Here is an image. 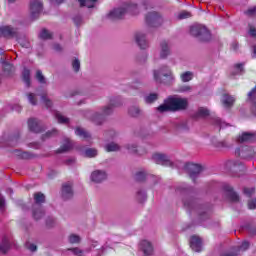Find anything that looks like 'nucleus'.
<instances>
[{
  "instance_id": "nucleus-1",
  "label": "nucleus",
  "mask_w": 256,
  "mask_h": 256,
  "mask_svg": "<svg viewBox=\"0 0 256 256\" xmlns=\"http://www.w3.org/2000/svg\"><path fill=\"white\" fill-rule=\"evenodd\" d=\"M189 107V101L187 98H181L178 96L169 97L160 105L157 110L160 113H165L167 111H185Z\"/></svg>"
},
{
  "instance_id": "nucleus-2",
  "label": "nucleus",
  "mask_w": 256,
  "mask_h": 256,
  "mask_svg": "<svg viewBox=\"0 0 256 256\" xmlns=\"http://www.w3.org/2000/svg\"><path fill=\"white\" fill-rule=\"evenodd\" d=\"M118 105L119 104L116 103L115 100H111L110 104L105 106L100 113L87 110L84 115L86 119H89L92 123H95V125H101V123L105 121V117L111 115L113 113V108L118 107Z\"/></svg>"
},
{
  "instance_id": "nucleus-3",
  "label": "nucleus",
  "mask_w": 256,
  "mask_h": 256,
  "mask_svg": "<svg viewBox=\"0 0 256 256\" xmlns=\"http://www.w3.org/2000/svg\"><path fill=\"white\" fill-rule=\"evenodd\" d=\"M153 75L156 83L169 84L175 81V76L173 75V72L169 66H162L160 70H154Z\"/></svg>"
},
{
  "instance_id": "nucleus-4",
  "label": "nucleus",
  "mask_w": 256,
  "mask_h": 256,
  "mask_svg": "<svg viewBox=\"0 0 256 256\" xmlns=\"http://www.w3.org/2000/svg\"><path fill=\"white\" fill-rule=\"evenodd\" d=\"M127 13H131V15H137L139 13L137 4H128L125 7L114 9L108 14V17L110 19H123Z\"/></svg>"
},
{
  "instance_id": "nucleus-5",
  "label": "nucleus",
  "mask_w": 256,
  "mask_h": 256,
  "mask_svg": "<svg viewBox=\"0 0 256 256\" xmlns=\"http://www.w3.org/2000/svg\"><path fill=\"white\" fill-rule=\"evenodd\" d=\"M190 35L197 37L200 41H209L211 39V32L203 25H194L190 27Z\"/></svg>"
},
{
  "instance_id": "nucleus-6",
  "label": "nucleus",
  "mask_w": 256,
  "mask_h": 256,
  "mask_svg": "<svg viewBox=\"0 0 256 256\" xmlns=\"http://www.w3.org/2000/svg\"><path fill=\"white\" fill-rule=\"evenodd\" d=\"M146 23L149 27H159L163 23V18L157 12H150L146 16Z\"/></svg>"
},
{
  "instance_id": "nucleus-7",
  "label": "nucleus",
  "mask_w": 256,
  "mask_h": 256,
  "mask_svg": "<svg viewBox=\"0 0 256 256\" xmlns=\"http://www.w3.org/2000/svg\"><path fill=\"white\" fill-rule=\"evenodd\" d=\"M43 11V3L41 0H31L30 1V15L32 19H37L39 17V13Z\"/></svg>"
},
{
  "instance_id": "nucleus-8",
  "label": "nucleus",
  "mask_w": 256,
  "mask_h": 256,
  "mask_svg": "<svg viewBox=\"0 0 256 256\" xmlns=\"http://www.w3.org/2000/svg\"><path fill=\"white\" fill-rule=\"evenodd\" d=\"M185 170L187 173H189L191 179H193L194 177H197L201 171H203V167H201L199 164L188 163L185 165Z\"/></svg>"
},
{
  "instance_id": "nucleus-9",
  "label": "nucleus",
  "mask_w": 256,
  "mask_h": 256,
  "mask_svg": "<svg viewBox=\"0 0 256 256\" xmlns=\"http://www.w3.org/2000/svg\"><path fill=\"white\" fill-rule=\"evenodd\" d=\"M90 179L93 183H103V181L107 179V172L103 170H95L91 173Z\"/></svg>"
},
{
  "instance_id": "nucleus-10",
  "label": "nucleus",
  "mask_w": 256,
  "mask_h": 256,
  "mask_svg": "<svg viewBox=\"0 0 256 256\" xmlns=\"http://www.w3.org/2000/svg\"><path fill=\"white\" fill-rule=\"evenodd\" d=\"M235 153L238 157H241V159H251V157L255 155V152L247 146L237 149Z\"/></svg>"
},
{
  "instance_id": "nucleus-11",
  "label": "nucleus",
  "mask_w": 256,
  "mask_h": 256,
  "mask_svg": "<svg viewBox=\"0 0 256 256\" xmlns=\"http://www.w3.org/2000/svg\"><path fill=\"white\" fill-rule=\"evenodd\" d=\"M135 41L140 49H147L149 47V42L143 32H138L135 34Z\"/></svg>"
},
{
  "instance_id": "nucleus-12",
  "label": "nucleus",
  "mask_w": 256,
  "mask_h": 256,
  "mask_svg": "<svg viewBox=\"0 0 256 256\" xmlns=\"http://www.w3.org/2000/svg\"><path fill=\"white\" fill-rule=\"evenodd\" d=\"M169 55H171V46L169 42L162 41L160 43V59H167Z\"/></svg>"
},
{
  "instance_id": "nucleus-13",
  "label": "nucleus",
  "mask_w": 256,
  "mask_h": 256,
  "mask_svg": "<svg viewBox=\"0 0 256 256\" xmlns=\"http://www.w3.org/2000/svg\"><path fill=\"white\" fill-rule=\"evenodd\" d=\"M17 35V29L11 26L0 27V37H15Z\"/></svg>"
},
{
  "instance_id": "nucleus-14",
  "label": "nucleus",
  "mask_w": 256,
  "mask_h": 256,
  "mask_svg": "<svg viewBox=\"0 0 256 256\" xmlns=\"http://www.w3.org/2000/svg\"><path fill=\"white\" fill-rule=\"evenodd\" d=\"M140 249H141L142 253H144L145 256L153 255V245L151 244V242H149L147 240H143L140 243Z\"/></svg>"
},
{
  "instance_id": "nucleus-15",
  "label": "nucleus",
  "mask_w": 256,
  "mask_h": 256,
  "mask_svg": "<svg viewBox=\"0 0 256 256\" xmlns=\"http://www.w3.org/2000/svg\"><path fill=\"white\" fill-rule=\"evenodd\" d=\"M11 247V243L9 242V237L4 236L0 240V255H6Z\"/></svg>"
},
{
  "instance_id": "nucleus-16",
  "label": "nucleus",
  "mask_w": 256,
  "mask_h": 256,
  "mask_svg": "<svg viewBox=\"0 0 256 256\" xmlns=\"http://www.w3.org/2000/svg\"><path fill=\"white\" fill-rule=\"evenodd\" d=\"M190 247L192 251H195L196 253H199L201 251L202 242L201 238L197 236H192L190 240Z\"/></svg>"
},
{
  "instance_id": "nucleus-17",
  "label": "nucleus",
  "mask_w": 256,
  "mask_h": 256,
  "mask_svg": "<svg viewBox=\"0 0 256 256\" xmlns=\"http://www.w3.org/2000/svg\"><path fill=\"white\" fill-rule=\"evenodd\" d=\"M28 128L33 133H41V124L39 123V120H37L35 118H30L28 120Z\"/></svg>"
},
{
  "instance_id": "nucleus-18",
  "label": "nucleus",
  "mask_w": 256,
  "mask_h": 256,
  "mask_svg": "<svg viewBox=\"0 0 256 256\" xmlns=\"http://www.w3.org/2000/svg\"><path fill=\"white\" fill-rule=\"evenodd\" d=\"M152 159L158 165H165V163H168L169 161V156L163 153H155L153 154Z\"/></svg>"
},
{
  "instance_id": "nucleus-19",
  "label": "nucleus",
  "mask_w": 256,
  "mask_h": 256,
  "mask_svg": "<svg viewBox=\"0 0 256 256\" xmlns=\"http://www.w3.org/2000/svg\"><path fill=\"white\" fill-rule=\"evenodd\" d=\"M255 141V134L244 132L237 138V143H251Z\"/></svg>"
},
{
  "instance_id": "nucleus-20",
  "label": "nucleus",
  "mask_w": 256,
  "mask_h": 256,
  "mask_svg": "<svg viewBox=\"0 0 256 256\" xmlns=\"http://www.w3.org/2000/svg\"><path fill=\"white\" fill-rule=\"evenodd\" d=\"M62 197L64 199H71V197H73V187L71 183H66L62 186Z\"/></svg>"
},
{
  "instance_id": "nucleus-21",
  "label": "nucleus",
  "mask_w": 256,
  "mask_h": 256,
  "mask_svg": "<svg viewBox=\"0 0 256 256\" xmlns=\"http://www.w3.org/2000/svg\"><path fill=\"white\" fill-rule=\"evenodd\" d=\"M222 103L223 106L226 108L233 107V104L235 103V98L233 96H229V94H224L222 96Z\"/></svg>"
},
{
  "instance_id": "nucleus-22",
  "label": "nucleus",
  "mask_w": 256,
  "mask_h": 256,
  "mask_svg": "<svg viewBox=\"0 0 256 256\" xmlns=\"http://www.w3.org/2000/svg\"><path fill=\"white\" fill-rule=\"evenodd\" d=\"M70 149H73V142L66 138L63 145L57 150V153H66V151H70Z\"/></svg>"
},
{
  "instance_id": "nucleus-23",
  "label": "nucleus",
  "mask_w": 256,
  "mask_h": 256,
  "mask_svg": "<svg viewBox=\"0 0 256 256\" xmlns=\"http://www.w3.org/2000/svg\"><path fill=\"white\" fill-rule=\"evenodd\" d=\"M75 134L82 139H91V134L81 127L76 128Z\"/></svg>"
},
{
  "instance_id": "nucleus-24",
  "label": "nucleus",
  "mask_w": 256,
  "mask_h": 256,
  "mask_svg": "<svg viewBox=\"0 0 256 256\" xmlns=\"http://www.w3.org/2000/svg\"><path fill=\"white\" fill-rule=\"evenodd\" d=\"M22 77L24 83H26L27 87H29V85H31V71H29V69L27 68H24L22 72Z\"/></svg>"
},
{
  "instance_id": "nucleus-25",
  "label": "nucleus",
  "mask_w": 256,
  "mask_h": 256,
  "mask_svg": "<svg viewBox=\"0 0 256 256\" xmlns=\"http://www.w3.org/2000/svg\"><path fill=\"white\" fill-rule=\"evenodd\" d=\"M80 3V7H87L88 9H91L95 7V3H97V0H78Z\"/></svg>"
},
{
  "instance_id": "nucleus-26",
  "label": "nucleus",
  "mask_w": 256,
  "mask_h": 256,
  "mask_svg": "<svg viewBox=\"0 0 256 256\" xmlns=\"http://www.w3.org/2000/svg\"><path fill=\"white\" fill-rule=\"evenodd\" d=\"M55 118L57 119L58 123H62L67 125L69 123V118L65 117L61 112H55Z\"/></svg>"
},
{
  "instance_id": "nucleus-27",
  "label": "nucleus",
  "mask_w": 256,
  "mask_h": 256,
  "mask_svg": "<svg viewBox=\"0 0 256 256\" xmlns=\"http://www.w3.org/2000/svg\"><path fill=\"white\" fill-rule=\"evenodd\" d=\"M181 81L183 83H189L193 79V72L187 71L181 74Z\"/></svg>"
},
{
  "instance_id": "nucleus-28",
  "label": "nucleus",
  "mask_w": 256,
  "mask_h": 256,
  "mask_svg": "<svg viewBox=\"0 0 256 256\" xmlns=\"http://www.w3.org/2000/svg\"><path fill=\"white\" fill-rule=\"evenodd\" d=\"M157 99H159V96L157 95V93H152V94L145 96L144 101H145V103L150 105L151 103H155V101H157Z\"/></svg>"
},
{
  "instance_id": "nucleus-29",
  "label": "nucleus",
  "mask_w": 256,
  "mask_h": 256,
  "mask_svg": "<svg viewBox=\"0 0 256 256\" xmlns=\"http://www.w3.org/2000/svg\"><path fill=\"white\" fill-rule=\"evenodd\" d=\"M68 241L72 245L79 244V243H81V236H79L77 234H70L68 236Z\"/></svg>"
},
{
  "instance_id": "nucleus-30",
  "label": "nucleus",
  "mask_w": 256,
  "mask_h": 256,
  "mask_svg": "<svg viewBox=\"0 0 256 256\" xmlns=\"http://www.w3.org/2000/svg\"><path fill=\"white\" fill-rule=\"evenodd\" d=\"M228 191L229 199L232 200L234 203L239 201V195L237 193L233 192V189L231 187L226 188Z\"/></svg>"
},
{
  "instance_id": "nucleus-31",
  "label": "nucleus",
  "mask_w": 256,
  "mask_h": 256,
  "mask_svg": "<svg viewBox=\"0 0 256 256\" xmlns=\"http://www.w3.org/2000/svg\"><path fill=\"white\" fill-rule=\"evenodd\" d=\"M129 115H131V117H139V115H141V109L137 106H132L129 108Z\"/></svg>"
},
{
  "instance_id": "nucleus-32",
  "label": "nucleus",
  "mask_w": 256,
  "mask_h": 256,
  "mask_svg": "<svg viewBox=\"0 0 256 256\" xmlns=\"http://www.w3.org/2000/svg\"><path fill=\"white\" fill-rule=\"evenodd\" d=\"M41 99H42L43 105H45V107H47V109L53 107V102L51 101V99H49L48 95H42Z\"/></svg>"
},
{
  "instance_id": "nucleus-33",
  "label": "nucleus",
  "mask_w": 256,
  "mask_h": 256,
  "mask_svg": "<svg viewBox=\"0 0 256 256\" xmlns=\"http://www.w3.org/2000/svg\"><path fill=\"white\" fill-rule=\"evenodd\" d=\"M105 149L108 153H110L111 151H119V149H121V147H119V144H116V143H110V144H107L105 146Z\"/></svg>"
},
{
  "instance_id": "nucleus-34",
  "label": "nucleus",
  "mask_w": 256,
  "mask_h": 256,
  "mask_svg": "<svg viewBox=\"0 0 256 256\" xmlns=\"http://www.w3.org/2000/svg\"><path fill=\"white\" fill-rule=\"evenodd\" d=\"M34 200H35V203L37 204L45 203V195L41 192H37L34 194Z\"/></svg>"
},
{
  "instance_id": "nucleus-35",
  "label": "nucleus",
  "mask_w": 256,
  "mask_h": 256,
  "mask_svg": "<svg viewBox=\"0 0 256 256\" xmlns=\"http://www.w3.org/2000/svg\"><path fill=\"white\" fill-rule=\"evenodd\" d=\"M84 156L85 157H97V149L95 148H88L84 151Z\"/></svg>"
},
{
  "instance_id": "nucleus-36",
  "label": "nucleus",
  "mask_w": 256,
  "mask_h": 256,
  "mask_svg": "<svg viewBox=\"0 0 256 256\" xmlns=\"http://www.w3.org/2000/svg\"><path fill=\"white\" fill-rule=\"evenodd\" d=\"M39 37H40V39L47 40V39H51V37H53V34L51 32H49V30H47V29H42Z\"/></svg>"
},
{
  "instance_id": "nucleus-37",
  "label": "nucleus",
  "mask_w": 256,
  "mask_h": 256,
  "mask_svg": "<svg viewBox=\"0 0 256 256\" xmlns=\"http://www.w3.org/2000/svg\"><path fill=\"white\" fill-rule=\"evenodd\" d=\"M3 69H4V73H6V75H11L12 71H14V67L13 65L9 64V63H5L3 64Z\"/></svg>"
},
{
  "instance_id": "nucleus-38",
  "label": "nucleus",
  "mask_w": 256,
  "mask_h": 256,
  "mask_svg": "<svg viewBox=\"0 0 256 256\" xmlns=\"http://www.w3.org/2000/svg\"><path fill=\"white\" fill-rule=\"evenodd\" d=\"M243 73V64H236L234 66L233 75H241Z\"/></svg>"
},
{
  "instance_id": "nucleus-39",
  "label": "nucleus",
  "mask_w": 256,
  "mask_h": 256,
  "mask_svg": "<svg viewBox=\"0 0 256 256\" xmlns=\"http://www.w3.org/2000/svg\"><path fill=\"white\" fill-rule=\"evenodd\" d=\"M28 101H29V103H31V105H37V95L34 93H29Z\"/></svg>"
},
{
  "instance_id": "nucleus-40",
  "label": "nucleus",
  "mask_w": 256,
  "mask_h": 256,
  "mask_svg": "<svg viewBox=\"0 0 256 256\" xmlns=\"http://www.w3.org/2000/svg\"><path fill=\"white\" fill-rule=\"evenodd\" d=\"M43 215H44V213H43V210H41V209L33 211V217H34V219H36V221H39V219H41V217H43Z\"/></svg>"
},
{
  "instance_id": "nucleus-41",
  "label": "nucleus",
  "mask_w": 256,
  "mask_h": 256,
  "mask_svg": "<svg viewBox=\"0 0 256 256\" xmlns=\"http://www.w3.org/2000/svg\"><path fill=\"white\" fill-rule=\"evenodd\" d=\"M198 115L199 117H208L209 115V110L207 108H199L198 109Z\"/></svg>"
},
{
  "instance_id": "nucleus-42",
  "label": "nucleus",
  "mask_w": 256,
  "mask_h": 256,
  "mask_svg": "<svg viewBox=\"0 0 256 256\" xmlns=\"http://www.w3.org/2000/svg\"><path fill=\"white\" fill-rule=\"evenodd\" d=\"M126 149H128V151L130 153H137V151H138L137 150V144H135V143L127 144Z\"/></svg>"
},
{
  "instance_id": "nucleus-43",
  "label": "nucleus",
  "mask_w": 256,
  "mask_h": 256,
  "mask_svg": "<svg viewBox=\"0 0 256 256\" xmlns=\"http://www.w3.org/2000/svg\"><path fill=\"white\" fill-rule=\"evenodd\" d=\"M36 79L39 83H45V76H43V72H41V70H37Z\"/></svg>"
},
{
  "instance_id": "nucleus-44",
  "label": "nucleus",
  "mask_w": 256,
  "mask_h": 256,
  "mask_svg": "<svg viewBox=\"0 0 256 256\" xmlns=\"http://www.w3.org/2000/svg\"><path fill=\"white\" fill-rule=\"evenodd\" d=\"M72 67H73L74 71H76V73H77V71H79V69H81V62L78 59H74L72 61Z\"/></svg>"
},
{
  "instance_id": "nucleus-45",
  "label": "nucleus",
  "mask_w": 256,
  "mask_h": 256,
  "mask_svg": "<svg viewBox=\"0 0 256 256\" xmlns=\"http://www.w3.org/2000/svg\"><path fill=\"white\" fill-rule=\"evenodd\" d=\"M58 132L56 129H53L51 131H48L44 136L43 139H49V137H55V135H57Z\"/></svg>"
},
{
  "instance_id": "nucleus-46",
  "label": "nucleus",
  "mask_w": 256,
  "mask_h": 256,
  "mask_svg": "<svg viewBox=\"0 0 256 256\" xmlns=\"http://www.w3.org/2000/svg\"><path fill=\"white\" fill-rule=\"evenodd\" d=\"M179 19H189L191 17V12L188 11H182L178 15Z\"/></svg>"
},
{
  "instance_id": "nucleus-47",
  "label": "nucleus",
  "mask_w": 256,
  "mask_h": 256,
  "mask_svg": "<svg viewBox=\"0 0 256 256\" xmlns=\"http://www.w3.org/2000/svg\"><path fill=\"white\" fill-rule=\"evenodd\" d=\"M26 249H29V251H37V245L27 242L26 243Z\"/></svg>"
},
{
  "instance_id": "nucleus-48",
  "label": "nucleus",
  "mask_w": 256,
  "mask_h": 256,
  "mask_svg": "<svg viewBox=\"0 0 256 256\" xmlns=\"http://www.w3.org/2000/svg\"><path fill=\"white\" fill-rule=\"evenodd\" d=\"M255 193V188H244V194L251 197Z\"/></svg>"
},
{
  "instance_id": "nucleus-49",
  "label": "nucleus",
  "mask_w": 256,
  "mask_h": 256,
  "mask_svg": "<svg viewBox=\"0 0 256 256\" xmlns=\"http://www.w3.org/2000/svg\"><path fill=\"white\" fill-rule=\"evenodd\" d=\"M179 91H180L181 93H188L189 91H191V86H189V85L181 86V87L179 88Z\"/></svg>"
},
{
  "instance_id": "nucleus-50",
  "label": "nucleus",
  "mask_w": 256,
  "mask_h": 256,
  "mask_svg": "<svg viewBox=\"0 0 256 256\" xmlns=\"http://www.w3.org/2000/svg\"><path fill=\"white\" fill-rule=\"evenodd\" d=\"M216 125H218L220 129H225L229 124L221 121V119H216Z\"/></svg>"
},
{
  "instance_id": "nucleus-51",
  "label": "nucleus",
  "mask_w": 256,
  "mask_h": 256,
  "mask_svg": "<svg viewBox=\"0 0 256 256\" xmlns=\"http://www.w3.org/2000/svg\"><path fill=\"white\" fill-rule=\"evenodd\" d=\"M249 249V242L244 241L239 247V251H247Z\"/></svg>"
},
{
  "instance_id": "nucleus-52",
  "label": "nucleus",
  "mask_w": 256,
  "mask_h": 256,
  "mask_svg": "<svg viewBox=\"0 0 256 256\" xmlns=\"http://www.w3.org/2000/svg\"><path fill=\"white\" fill-rule=\"evenodd\" d=\"M246 15H249L250 17L255 16L256 15V7L249 8L246 11Z\"/></svg>"
},
{
  "instance_id": "nucleus-53",
  "label": "nucleus",
  "mask_w": 256,
  "mask_h": 256,
  "mask_svg": "<svg viewBox=\"0 0 256 256\" xmlns=\"http://www.w3.org/2000/svg\"><path fill=\"white\" fill-rule=\"evenodd\" d=\"M55 223H56L55 218H48L46 221L47 227H54Z\"/></svg>"
},
{
  "instance_id": "nucleus-54",
  "label": "nucleus",
  "mask_w": 256,
  "mask_h": 256,
  "mask_svg": "<svg viewBox=\"0 0 256 256\" xmlns=\"http://www.w3.org/2000/svg\"><path fill=\"white\" fill-rule=\"evenodd\" d=\"M136 180H137V181H144V180H145V174H144V172H138V173L136 174Z\"/></svg>"
},
{
  "instance_id": "nucleus-55",
  "label": "nucleus",
  "mask_w": 256,
  "mask_h": 256,
  "mask_svg": "<svg viewBox=\"0 0 256 256\" xmlns=\"http://www.w3.org/2000/svg\"><path fill=\"white\" fill-rule=\"evenodd\" d=\"M70 251H72V253L77 256L83 255V251L79 248H72Z\"/></svg>"
},
{
  "instance_id": "nucleus-56",
  "label": "nucleus",
  "mask_w": 256,
  "mask_h": 256,
  "mask_svg": "<svg viewBox=\"0 0 256 256\" xmlns=\"http://www.w3.org/2000/svg\"><path fill=\"white\" fill-rule=\"evenodd\" d=\"M18 42L20 43V45L22 47H25L26 49H28V47L30 46L29 41L23 40V39H19Z\"/></svg>"
},
{
  "instance_id": "nucleus-57",
  "label": "nucleus",
  "mask_w": 256,
  "mask_h": 256,
  "mask_svg": "<svg viewBox=\"0 0 256 256\" xmlns=\"http://www.w3.org/2000/svg\"><path fill=\"white\" fill-rule=\"evenodd\" d=\"M0 211H5V198L0 195Z\"/></svg>"
},
{
  "instance_id": "nucleus-58",
  "label": "nucleus",
  "mask_w": 256,
  "mask_h": 256,
  "mask_svg": "<svg viewBox=\"0 0 256 256\" xmlns=\"http://www.w3.org/2000/svg\"><path fill=\"white\" fill-rule=\"evenodd\" d=\"M249 209H256V199L248 202Z\"/></svg>"
},
{
  "instance_id": "nucleus-59",
  "label": "nucleus",
  "mask_w": 256,
  "mask_h": 256,
  "mask_svg": "<svg viewBox=\"0 0 256 256\" xmlns=\"http://www.w3.org/2000/svg\"><path fill=\"white\" fill-rule=\"evenodd\" d=\"M249 35H251V37H255L256 38V29L253 26L249 27Z\"/></svg>"
},
{
  "instance_id": "nucleus-60",
  "label": "nucleus",
  "mask_w": 256,
  "mask_h": 256,
  "mask_svg": "<svg viewBox=\"0 0 256 256\" xmlns=\"http://www.w3.org/2000/svg\"><path fill=\"white\" fill-rule=\"evenodd\" d=\"M81 22H82V19H81L80 16H76V17L74 18V23H75L76 25H81Z\"/></svg>"
},
{
  "instance_id": "nucleus-61",
  "label": "nucleus",
  "mask_w": 256,
  "mask_h": 256,
  "mask_svg": "<svg viewBox=\"0 0 256 256\" xmlns=\"http://www.w3.org/2000/svg\"><path fill=\"white\" fill-rule=\"evenodd\" d=\"M221 256H237V253L229 252V253H224Z\"/></svg>"
},
{
  "instance_id": "nucleus-62",
  "label": "nucleus",
  "mask_w": 256,
  "mask_h": 256,
  "mask_svg": "<svg viewBox=\"0 0 256 256\" xmlns=\"http://www.w3.org/2000/svg\"><path fill=\"white\" fill-rule=\"evenodd\" d=\"M54 50L55 51H61V46L59 44L54 45Z\"/></svg>"
},
{
  "instance_id": "nucleus-63",
  "label": "nucleus",
  "mask_w": 256,
  "mask_h": 256,
  "mask_svg": "<svg viewBox=\"0 0 256 256\" xmlns=\"http://www.w3.org/2000/svg\"><path fill=\"white\" fill-rule=\"evenodd\" d=\"M239 47V45L237 44V43H234V44H232V49L234 50V51H237V48Z\"/></svg>"
},
{
  "instance_id": "nucleus-64",
  "label": "nucleus",
  "mask_w": 256,
  "mask_h": 256,
  "mask_svg": "<svg viewBox=\"0 0 256 256\" xmlns=\"http://www.w3.org/2000/svg\"><path fill=\"white\" fill-rule=\"evenodd\" d=\"M254 57H256V46L253 48Z\"/></svg>"
}]
</instances>
